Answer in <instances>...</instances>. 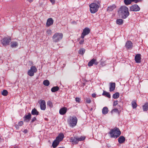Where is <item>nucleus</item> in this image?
Listing matches in <instances>:
<instances>
[{
  "mask_svg": "<svg viewBox=\"0 0 148 148\" xmlns=\"http://www.w3.org/2000/svg\"><path fill=\"white\" fill-rule=\"evenodd\" d=\"M67 111V109L65 107H63L60 109L59 111V113L61 115H64L65 114Z\"/></svg>",
  "mask_w": 148,
  "mask_h": 148,
  "instance_id": "nucleus-15",
  "label": "nucleus"
},
{
  "mask_svg": "<svg viewBox=\"0 0 148 148\" xmlns=\"http://www.w3.org/2000/svg\"><path fill=\"white\" fill-rule=\"evenodd\" d=\"M84 42V40L83 39H82L79 42V43L80 44H82Z\"/></svg>",
  "mask_w": 148,
  "mask_h": 148,
  "instance_id": "nucleus-46",
  "label": "nucleus"
},
{
  "mask_svg": "<svg viewBox=\"0 0 148 148\" xmlns=\"http://www.w3.org/2000/svg\"><path fill=\"white\" fill-rule=\"evenodd\" d=\"M59 89V87L58 86L53 87L51 89V91L53 92H55L58 90Z\"/></svg>",
  "mask_w": 148,
  "mask_h": 148,
  "instance_id": "nucleus-27",
  "label": "nucleus"
},
{
  "mask_svg": "<svg viewBox=\"0 0 148 148\" xmlns=\"http://www.w3.org/2000/svg\"><path fill=\"white\" fill-rule=\"evenodd\" d=\"M31 114L33 115H38L39 114V112L35 108L33 109L31 112Z\"/></svg>",
  "mask_w": 148,
  "mask_h": 148,
  "instance_id": "nucleus-22",
  "label": "nucleus"
},
{
  "mask_svg": "<svg viewBox=\"0 0 148 148\" xmlns=\"http://www.w3.org/2000/svg\"><path fill=\"white\" fill-rule=\"evenodd\" d=\"M51 2L53 3H54V0H49Z\"/></svg>",
  "mask_w": 148,
  "mask_h": 148,
  "instance_id": "nucleus-51",
  "label": "nucleus"
},
{
  "mask_svg": "<svg viewBox=\"0 0 148 148\" xmlns=\"http://www.w3.org/2000/svg\"><path fill=\"white\" fill-rule=\"evenodd\" d=\"M116 8V6L114 5H112L108 7L107 11L108 12L111 11Z\"/></svg>",
  "mask_w": 148,
  "mask_h": 148,
  "instance_id": "nucleus-19",
  "label": "nucleus"
},
{
  "mask_svg": "<svg viewBox=\"0 0 148 148\" xmlns=\"http://www.w3.org/2000/svg\"><path fill=\"white\" fill-rule=\"evenodd\" d=\"M30 70L32 71L34 73H36L37 71V69L34 66H32Z\"/></svg>",
  "mask_w": 148,
  "mask_h": 148,
  "instance_id": "nucleus-28",
  "label": "nucleus"
},
{
  "mask_svg": "<svg viewBox=\"0 0 148 148\" xmlns=\"http://www.w3.org/2000/svg\"><path fill=\"white\" fill-rule=\"evenodd\" d=\"M31 115L30 113H29L28 115H25L24 117L25 119L29 120L31 117Z\"/></svg>",
  "mask_w": 148,
  "mask_h": 148,
  "instance_id": "nucleus-32",
  "label": "nucleus"
},
{
  "mask_svg": "<svg viewBox=\"0 0 148 148\" xmlns=\"http://www.w3.org/2000/svg\"><path fill=\"white\" fill-rule=\"evenodd\" d=\"M85 52V49L83 48L80 49L79 51V53L80 54H83Z\"/></svg>",
  "mask_w": 148,
  "mask_h": 148,
  "instance_id": "nucleus-37",
  "label": "nucleus"
},
{
  "mask_svg": "<svg viewBox=\"0 0 148 148\" xmlns=\"http://www.w3.org/2000/svg\"><path fill=\"white\" fill-rule=\"evenodd\" d=\"M47 105L51 108H52L53 106L52 102L50 101H49L47 102Z\"/></svg>",
  "mask_w": 148,
  "mask_h": 148,
  "instance_id": "nucleus-39",
  "label": "nucleus"
},
{
  "mask_svg": "<svg viewBox=\"0 0 148 148\" xmlns=\"http://www.w3.org/2000/svg\"><path fill=\"white\" fill-rule=\"evenodd\" d=\"M59 142L58 140H55L54 141L52 144V147L53 148H55L59 144Z\"/></svg>",
  "mask_w": 148,
  "mask_h": 148,
  "instance_id": "nucleus-23",
  "label": "nucleus"
},
{
  "mask_svg": "<svg viewBox=\"0 0 148 148\" xmlns=\"http://www.w3.org/2000/svg\"><path fill=\"white\" fill-rule=\"evenodd\" d=\"M47 34L49 36L51 35L52 33V31L50 29H47L46 32Z\"/></svg>",
  "mask_w": 148,
  "mask_h": 148,
  "instance_id": "nucleus-40",
  "label": "nucleus"
},
{
  "mask_svg": "<svg viewBox=\"0 0 148 148\" xmlns=\"http://www.w3.org/2000/svg\"><path fill=\"white\" fill-rule=\"evenodd\" d=\"M98 62H97L96 59L93 58L88 63V65L89 66H91L93 64L97 65L98 64Z\"/></svg>",
  "mask_w": 148,
  "mask_h": 148,
  "instance_id": "nucleus-8",
  "label": "nucleus"
},
{
  "mask_svg": "<svg viewBox=\"0 0 148 148\" xmlns=\"http://www.w3.org/2000/svg\"><path fill=\"white\" fill-rule=\"evenodd\" d=\"M77 139L78 142L79 141H83V140H84L85 138V137L83 136H81V137H77Z\"/></svg>",
  "mask_w": 148,
  "mask_h": 148,
  "instance_id": "nucleus-36",
  "label": "nucleus"
},
{
  "mask_svg": "<svg viewBox=\"0 0 148 148\" xmlns=\"http://www.w3.org/2000/svg\"><path fill=\"white\" fill-rule=\"evenodd\" d=\"M70 141L72 142L73 144H76L78 143L77 138L76 137H71L70 139Z\"/></svg>",
  "mask_w": 148,
  "mask_h": 148,
  "instance_id": "nucleus-13",
  "label": "nucleus"
},
{
  "mask_svg": "<svg viewBox=\"0 0 148 148\" xmlns=\"http://www.w3.org/2000/svg\"><path fill=\"white\" fill-rule=\"evenodd\" d=\"M108 112V108L107 107H104L102 109V113L103 114H106Z\"/></svg>",
  "mask_w": 148,
  "mask_h": 148,
  "instance_id": "nucleus-21",
  "label": "nucleus"
},
{
  "mask_svg": "<svg viewBox=\"0 0 148 148\" xmlns=\"http://www.w3.org/2000/svg\"><path fill=\"white\" fill-rule=\"evenodd\" d=\"M104 62H101V65H102L103 66H104L105 65L103 64Z\"/></svg>",
  "mask_w": 148,
  "mask_h": 148,
  "instance_id": "nucleus-53",
  "label": "nucleus"
},
{
  "mask_svg": "<svg viewBox=\"0 0 148 148\" xmlns=\"http://www.w3.org/2000/svg\"><path fill=\"white\" fill-rule=\"evenodd\" d=\"M34 73L32 71L30 70V69L28 71V74L30 76H33L34 75Z\"/></svg>",
  "mask_w": 148,
  "mask_h": 148,
  "instance_id": "nucleus-33",
  "label": "nucleus"
},
{
  "mask_svg": "<svg viewBox=\"0 0 148 148\" xmlns=\"http://www.w3.org/2000/svg\"><path fill=\"white\" fill-rule=\"evenodd\" d=\"M141 55L140 54H136L135 57V60L136 63H139L141 62Z\"/></svg>",
  "mask_w": 148,
  "mask_h": 148,
  "instance_id": "nucleus-11",
  "label": "nucleus"
},
{
  "mask_svg": "<svg viewBox=\"0 0 148 148\" xmlns=\"http://www.w3.org/2000/svg\"><path fill=\"white\" fill-rule=\"evenodd\" d=\"M132 2H134L135 3H137L138 2L141 1V0H132Z\"/></svg>",
  "mask_w": 148,
  "mask_h": 148,
  "instance_id": "nucleus-43",
  "label": "nucleus"
},
{
  "mask_svg": "<svg viewBox=\"0 0 148 148\" xmlns=\"http://www.w3.org/2000/svg\"><path fill=\"white\" fill-rule=\"evenodd\" d=\"M53 20L51 18H48L47 20L46 23L47 26L48 27L49 26L53 24Z\"/></svg>",
  "mask_w": 148,
  "mask_h": 148,
  "instance_id": "nucleus-14",
  "label": "nucleus"
},
{
  "mask_svg": "<svg viewBox=\"0 0 148 148\" xmlns=\"http://www.w3.org/2000/svg\"><path fill=\"white\" fill-rule=\"evenodd\" d=\"M110 134L111 137L116 138L121 135V132L118 128H116L111 130Z\"/></svg>",
  "mask_w": 148,
  "mask_h": 148,
  "instance_id": "nucleus-2",
  "label": "nucleus"
},
{
  "mask_svg": "<svg viewBox=\"0 0 148 148\" xmlns=\"http://www.w3.org/2000/svg\"><path fill=\"white\" fill-rule=\"evenodd\" d=\"M90 32V30L88 27H86L83 30V32L82 34L81 38L84 39L86 35H88Z\"/></svg>",
  "mask_w": 148,
  "mask_h": 148,
  "instance_id": "nucleus-7",
  "label": "nucleus"
},
{
  "mask_svg": "<svg viewBox=\"0 0 148 148\" xmlns=\"http://www.w3.org/2000/svg\"><path fill=\"white\" fill-rule=\"evenodd\" d=\"M118 12L121 17L124 19L127 18L130 14L128 8L125 6H121Z\"/></svg>",
  "mask_w": 148,
  "mask_h": 148,
  "instance_id": "nucleus-1",
  "label": "nucleus"
},
{
  "mask_svg": "<svg viewBox=\"0 0 148 148\" xmlns=\"http://www.w3.org/2000/svg\"><path fill=\"white\" fill-rule=\"evenodd\" d=\"M23 123L22 121H20L18 123V125L19 126H21L23 124Z\"/></svg>",
  "mask_w": 148,
  "mask_h": 148,
  "instance_id": "nucleus-42",
  "label": "nucleus"
},
{
  "mask_svg": "<svg viewBox=\"0 0 148 148\" xmlns=\"http://www.w3.org/2000/svg\"><path fill=\"white\" fill-rule=\"evenodd\" d=\"M111 112L112 113H113L114 112H116L118 113V114H119V112L117 108H114L111 111Z\"/></svg>",
  "mask_w": 148,
  "mask_h": 148,
  "instance_id": "nucleus-34",
  "label": "nucleus"
},
{
  "mask_svg": "<svg viewBox=\"0 0 148 148\" xmlns=\"http://www.w3.org/2000/svg\"><path fill=\"white\" fill-rule=\"evenodd\" d=\"M59 148H64V147H59Z\"/></svg>",
  "mask_w": 148,
  "mask_h": 148,
  "instance_id": "nucleus-54",
  "label": "nucleus"
},
{
  "mask_svg": "<svg viewBox=\"0 0 148 148\" xmlns=\"http://www.w3.org/2000/svg\"><path fill=\"white\" fill-rule=\"evenodd\" d=\"M63 34L61 33H56L52 36L53 41L54 42H58L62 39Z\"/></svg>",
  "mask_w": 148,
  "mask_h": 148,
  "instance_id": "nucleus-5",
  "label": "nucleus"
},
{
  "mask_svg": "<svg viewBox=\"0 0 148 148\" xmlns=\"http://www.w3.org/2000/svg\"><path fill=\"white\" fill-rule=\"evenodd\" d=\"M118 142L120 144L123 143L125 141V138L123 136H121L118 138Z\"/></svg>",
  "mask_w": 148,
  "mask_h": 148,
  "instance_id": "nucleus-18",
  "label": "nucleus"
},
{
  "mask_svg": "<svg viewBox=\"0 0 148 148\" xmlns=\"http://www.w3.org/2000/svg\"><path fill=\"white\" fill-rule=\"evenodd\" d=\"M36 120V117H34L33 118L31 121V122L32 123H33Z\"/></svg>",
  "mask_w": 148,
  "mask_h": 148,
  "instance_id": "nucleus-47",
  "label": "nucleus"
},
{
  "mask_svg": "<svg viewBox=\"0 0 148 148\" xmlns=\"http://www.w3.org/2000/svg\"><path fill=\"white\" fill-rule=\"evenodd\" d=\"M118 101H114V104H113V106H115L116 105H117L118 103Z\"/></svg>",
  "mask_w": 148,
  "mask_h": 148,
  "instance_id": "nucleus-44",
  "label": "nucleus"
},
{
  "mask_svg": "<svg viewBox=\"0 0 148 148\" xmlns=\"http://www.w3.org/2000/svg\"><path fill=\"white\" fill-rule=\"evenodd\" d=\"M102 95L109 98L111 97L110 95L109 92L104 91H103Z\"/></svg>",
  "mask_w": 148,
  "mask_h": 148,
  "instance_id": "nucleus-24",
  "label": "nucleus"
},
{
  "mask_svg": "<svg viewBox=\"0 0 148 148\" xmlns=\"http://www.w3.org/2000/svg\"><path fill=\"white\" fill-rule=\"evenodd\" d=\"M119 96V92H116L113 95V98L114 99H116L118 98Z\"/></svg>",
  "mask_w": 148,
  "mask_h": 148,
  "instance_id": "nucleus-29",
  "label": "nucleus"
},
{
  "mask_svg": "<svg viewBox=\"0 0 148 148\" xmlns=\"http://www.w3.org/2000/svg\"><path fill=\"white\" fill-rule=\"evenodd\" d=\"M23 132L24 133H27V132L28 131L27 130H24Z\"/></svg>",
  "mask_w": 148,
  "mask_h": 148,
  "instance_id": "nucleus-50",
  "label": "nucleus"
},
{
  "mask_svg": "<svg viewBox=\"0 0 148 148\" xmlns=\"http://www.w3.org/2000/svg\"><path fill=\"white\" fill-rule=\"evenodd\" d=\"M43 84L46 86H48L49 84V82L48 80H45L44 81Z\"/></svg>",
  "mask_w": 148,
  "mask_h": 148,
  "instance_id": "nucleus-31",
  "label": "nucleus"
},
{
  "mask_svg": "<svg viewBox=\"0 0 148 148\" xmlns=\"http://www.w3.org/2000/svg\"><path fill=\"white\" fill-rule=\"evenodd\" d=\"M19 126L18 124H16L15 125V127L17 129H18L19 128Z\"/></svg>",
  "mask_w": 148,
  "mask_h": 148,
  "instance_id": "nucleus-48",
  "label": "nucleus"
},
{
  "mask_svg": "<svg viewBox=\"0 0 148 148\" xmlns=\"http://www.w3.org/2000/svg\"><path fill=\"white\" fill-rule=\"evenodd\" d=\"M64 137V135L62 133L59 134L58 137L56 138V140H58L59 142L62 141Z\"/></svg>",
  "mask_w": 148,
  "mask_h": 148,
  "instance_id": "nucleus-16",
  "label": "nucleus"
},
{
  "mask_svg": "<svg viewBox=\"0 0 148 148\" xmlns=\"http://www.w3.org/2000/svg\"><path fill=\"white\" fill-rule=\"evenodd\" d=\"M125 46L127 49H131L133 47L132 43L131 41H128L126 43Z\"/></svg>",
  "mask_w": 148,
  "mask_h": 148,
  "instance_id": "nucleus-12",
  "label": "nucleus"
},
{
  "mask_svg": "<svg viewBox=\"0 0 148 148\" xmlns=\"http://www.w3.org/2000/svg\"><path fill=\"white\" fill-rule=\"evenodd\" d=\"M143 110L144 111H147L148 110V103H146L143 106Z\"/></svg>",
  "mask_w": 148,
  "mask_h": 148,
  "instance_id": "nucleus-25",
  "label": "nucleus"
},
{
  "mask_svg": "<svg viewBox=\"0 0 148 148\" xmlns=\"http://www.w3.org/2000/svg\"><path fill=\"white\" fill-rule=\"evenodd\" d=\"M28 1L30 2H32L33 0H28Z\"/></svg>",
  "mask_w": 148,
  "mask_h": 148,
  "instance_id": "nucleus-52",
  "label": "nucleus"
},
{
  "mask_svg": "<svg viewBox=\"0 0 148 148\" xmlns=\"http://www.w3.org/2000/svg\"><path fill=\"white\" fill-rule=\"evenodd\" d=\"M132 1V0H124V2L126 5H128L130 4Z\"/></svg>",
  "mask_w": 148,
  "mask_h": 148,
  "instance_id": "nucleus-30",
  "label": "nucleus"
},
{
  "mask_svg": "<svg viewBox=\"0 0 148 148\" xmlns=\"http://www.w3.org/2000/svg\"><path fill=\"white\" fill-rule=\"evenodd\" d=\"M8 92L6 90H4L2 92V95L5 96H7L8 94Z\"/></svg>",
  "mask_w": 148,
  "mask_h": 148,
  "instance_id": "nucleus-38",
  "label": "nucleus"
},
{
  "mask_svg": "<svg viewBox=\"0 0 148 148\" xmlns=\"http://www.w3.org/2000/svg\"><path fill=\"white\" fill-rule=\"evenodd\" d=\"M89 7L90 12L93 14L98 10L99 6L96 3H92L90 5Z\"/></svg>",
  "mask_w": 148,
  "mask_h": 148,
  "instance_id": "nucleus-4",
  "label": "nucleus"
},
{
  "mask_svg": "<svg viewBox=\"0 0 148 148\" xmlns=\"http://www.w3.org/2000/svg\"><path fill=\"white\" fill-rule=\"evenodd\" d=\"M86 102L88 103H90L91 102V99L90 98H86Z\"/></svg>",
  "mask_w": 148,
  "mask_h": 148,
  "instance_id": "nucleus-41",
  "label": "nucleus"
},
{
  "mask_svg": "<svg viewBox=\"0 0 148 148\" xmlns=\"http://www.w3.org/2000/svg\"><path fill=\"white\" fill-rule=\"evenodd\" d=\"M140 9V7L136 4H135L131 6L130 10L132 11H138Z\"/></svg>",
  "mask_w": 148,
  "mask_h": 148,
  "instance_id": "nucleus-9",
  "label": "nucleus"
},
{
  "mask_svg": "<svg viewBox=\"0 0 148 148\" xmlns=\"http://www.w3.org/2000/svg\"><path fill=\"white\" fill-rule=\"evenodd\" d=\"M18 43L16 41H12L11 42V47L12 48H16L18 46Z\"/></svg>",
  "mask_w": 148,
  "mask_h": 148,
  "instance_id": "nucleus-20",
  "label": "nucleus"
},
{
  "mask_svg": "<svg viewBox=\"0 0 148 148\" xmlns=\"http://www.w3.org/2000/svg\"><path fill=\"white\" fill-rule=\"evenodd\" d=\"M146 148H148V146Z\"/></svg>",
  "mask_w": 148,
  "mask_h": 148,
  "instance_id": "nucleus-55",
  "label": "nucleus"
},
{
  "mask_svg": "<svg viewBox=\"0 0 148 148\" xmlns=\"http://www.w3.org/2000/svg\"><path fill=\"white\" fill-rule=\"evenodd\" d=\"M132 105L133 108H136L137 105L135 101H132Z\"/></svg>",
  "mask_w": 148,
  "mask_h": 148,
  "instance_id": "nucleus-35",
  "label": "nucleus"
},
{
  "mask_svg": "<svg viewBox=\"0 0 148 148\" xmlns=\"http://www.w3.org/2000/svg\"><path fill=\"white\" fill-rule=\"evenodd\" d=\"M123 21L121 19H118L116 20V23L119 25H121L123 23Z\"/></svg>",
  "mask_w": 148,
  "mask_h": 148,
  "instance_id": "nucleus-26",
  "label": "nucleus"
},
{
  "mask_svg": "<svg viewBox=\"0 0 148 148\" xmlns=\"http://www.w3.org/2000/svg\"><path fill=\"white\" fill-rule=\"evenodd\" d=\"M11 41V38L10 37H5L1 40L2 44L4 46L9 45Z\"/></svg>",
  "mask_w": 148,
  "mask_h": 148,
  "instance_id": "nucleus-6",
  "label": "nucleus"
},
{
  "mask_svg": "<svg viewBox=\"0 0 148 148\" xmlns=\"http://www.w3.org/2000/svg\"><path fill=\"white\" fill-rule=\"evenodd\" d=\"M92 96L93 97H95L96 96V95L95 93L92 94Z\"/></svg>",
  "mask_w": 148,
  "mask_h": 148,
  "instance_id": "nucleus-49",
  "label": "nucleus"
},
{
  "mask_svg": "<svg viewBox=\"0 0 148 148\" xmlns=\"http://www.w3.org/2000/svg\"><path fill=\"white\" fill-rule=\"evenodd\" d=\"M40 103V109L42 110H45L46 108V102L44 100H40L39 101Z\"/></svg>",
  "mask_w": 148,
  "mask_h": 148,
  "instance_id": "nucleus-10",
  "label": "nucleus"
},
{
  "mask_svg": "<svg viewBox=\"0 0 148 148\" xmlns=\"http://www.w3.org/2000/svg\"><path fill=\"white\" fill-rule=\"evenodd\" d=\"M110 91L112 92L114 91L115 87V83H110Z\"/></svg>",
  "mask_w": 148,
  "mask_h": 148,
  "instance_id": "nucleus-17",
  "label": "nucleus"
},
{
  "mask_svg": "<svg viewBox=\"0 0 148 148\" xmlns=\"http://www.w3.org/2000/svg\"><path fill=\"white\" fill-rule=\"evenodd\" d=\"M75 101L79 103L80 101V99L79 98L76 97L75 98Z\"/></svg>",
  "mask_w": 148,
  "mask_h": 148,
  "instance_id": "nucleus-45",
  "label": "nucleus"
},
{
  "mask_svg": "<svg viewBox=\"0 0 148 148\" xmlns=\"http://www.w3.org/2000/svg\"><path fill=\"white\" fill-rule=\"evenodd\" d=\"M77 119L75 116H71L68 120V123L69 126L72 127H75L77 124Z\"/></svg>",
  "mask_w": 148,
  "mask_h": 148,
  "instance_id": "nucleus-3",
  "label": "nucleus"
}]
</instances>
